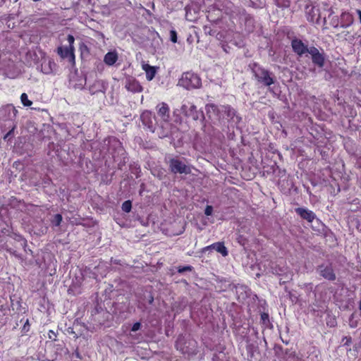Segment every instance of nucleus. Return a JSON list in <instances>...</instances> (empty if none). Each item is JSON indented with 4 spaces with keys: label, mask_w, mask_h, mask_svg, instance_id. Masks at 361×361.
<instances>
[{
    "label": "nucleus",
    "mask_w": 361,
    "mask_h": 361,
    "mask_svg": "<svg viewBox=\"0 0 361 361\" xmlns=\"http://www.w3.org/2000/svg\"><path fill=\"white\" fill-rule=\"evenodd\" d=\"M153 301H154V298L152 295H150L149 299V303L152 304L153 302Z\"/></svg>",
    "instance_id": "c03bdc74"
},
{
    "label": "nucleus",
    "mask_w": 361,
    "mask_h": 361,
    "mask_svg": "<svg viewBox=\"0 0 361 361\" xmlns=\"http://www.w3.org/2000/svg\"><path fill=\"white\" fill-rule=\"evenodd\" d=\"M247 348L248 353L250 354L251 357H252L254 356L255 346L254 345V344H250L247 345Z\"/></svg>",
    "instance_id": "72a5a7b5"
},
{
    "label": "nucleus",
    "mask_w": 361,
    "mask_h": 361,
    "mask_svg": "<svg viewBox=\"0 0 361 361\" xmlns=\"http://www.w3.org/2000/svg\"><path fill=\"white\" fill-rule=\"evenodd\" d=\"M192 269H193V267L190 265L183 266V267L180 266L177 268L178 272L180 274H183L185 271H191Z\"/></svg>",
    "instance_id": "cd10ccee"
},
{
    "label": "nucleus",
    "mask_w": 361,
    "mask_h": 361,
    "mask_svg": "<svg viewBox=\"0 0 361 361\" xmlns=\"http://www.w3.org/2000/svg\"><path fill=\"white\" fill-rule=\"evenodd\" d=\"M57 53L62 59L69 58L71 61H74L75 59L74 49L71 47H59L57 49Z\"/></svg>",
    "instance_id": "2eb2a0df"
},
{
    "label": "nucleus",
    "mask_w": 361,
    "mask_h": 361,
    "mask_svg": "<svg viewBox=\"0 0 361 361\" xmlns=\"http://www.w3.org/2000/svg\"><path fill=\"white\" fill-rule=\"evenodd\" d=\"M295 352H292L290 353L289 355V357H295Z\"/></svg>",
    "instance_id": "49530a36"
},
{
    "label": "nucleus",
    "mask_w": 361,
    "mask_h": 361,
    "mask_svg": "<svg viewBox=\"0 0 361 361\" xmlns=\"http://www.w3.org/2000/svg\"><path fill=\"white\" fill-rule=\"evenodd\" d=\"M206 113L210 119L220 118L221 114L226 116L227 119L235 123H238L240 118L236 115V111L230 106H221L219 107L214 104H208L205 106Z\"/></svg>",
    "instance_id": "f257e3e1"
},
{
    "label": "nucleus",
    "mask_w": 361,
    "mask_h": 361,
    "mask_svg": "<svg viewBox=\"0 0 361 361\" xmlns=\"http://www.w3.org/2000/svg\"><path fill=\"white\" fill-rule=\"evenodd\" d=\"M132 208V202L130 200L125 201L121 206V209L125 212H130Z\"/></svg>",
    "instance_id": "393cba45"
},
{
    "label": "nucleus",
    "mask_w": 361,
    "mask_h": 361,
    "mask_svg": "<svg viewBox=\"0 0 361 361\" xmlns=\"http://www.w3.org/2000/svg\"><path fill=\"white\" fill-rule=\"evenodd\" d=\"M276 5L279 7H288L289 6V1H286L283 4H280L278 0H276Z\"/></svg>",
    "instance_id": "a19ab883"
},
{
    "label": "nucleus",
    "mask_w": 361,
    "mask_h": 361,
    "mask_svg": "<svg viewBox=\"0 0 361 361\" xmlns=\"http://www.w3.org/2000/svg\"><path fill=\"white\" fill-rule=\"evenodd\" d=\"M73 355L79 360L82 359V356L78 349L75 350V352L73 353Z\"/></svg>",
    "instance_id": "ea45409f"
},
{
    "label": "nucleus",
    "mask_w": 361,
    "mask_h": 361,
    "mask_svg": "<svg viewBox=\"0 0 361 361\" xmlns=\"http://www.w3.org/2000/svg\"><path fill=\"white\" fill-rule=\"evenodd\" d=\"M330 25L335 28L340 27V20L338 16H332L330 19Z\"/></svg>",
    "instance_id": "a878e982"
},
{
    "label": "nucleus",
    "mask_w": 361,
    "mask_h": 361,
    "mask_svg": "<svg viewBox=\"0 0 361 361\" xmlns=\"http://www.w3.org/2000/svg\"><path fill=\"white\" fill-rule=\"evenodd\" d=\"M89 90L91 94H94L99 92H104L106 87L103 81L97 80L90 87Z\"/></svg>",
    "instance_id": "aec40b11"
},
{
    "label": "nucleus",
    "mask_w": 361,
    "mask_h": 361,
    "mask_svg": "<svg viewBox=\"0 0 361 361\" xmlns=\"http://www.w3.org/2000/svg\"><path fill=\"white\" fill-rule=\"evenodd\" d=\"M357 14H358V16H359L360 22V23H361V11H360V10H357Z\"/></svg>",
    "instance_id": "a18cd8bd"
},
{
    "label": "nucleus",
    "mask_w": 361,
    "mask_h": 361,
    "mask_svg": "<svg viewBox=\"0 0 361 361\" xmlns=\"http://www.w3.org/2000/svg\"><path fill=\"white\" fill-rule=\"evenodd\" d=\"M157 114L161 116L164 122H168L169 120V107L167 104L161 102L159 104L157 107Z\"/></svg>",
    "instance_id": "4468645a"
},
{
    "label": "nucleus",
    "mask_w": 361,
    "mask_h": 361,
    "mask_svg": "<svg viewBox=\"0 0 361 361\" xmlns=\"http://www.w3.org/2000/svg\"><path fill=\"white\" fill-rule=\"evenodd\" d=\"M180 111L185 116L192 118L194 121H202L204 118L203 112L197 111L196 106L190 102L183 104Z\"/></svg>",
    "instance_id": "423d86ee"
},
{
    "label": "nucleus",
    "mask_w": 361,
    "mask_h": 361,
    "mask_svg": "<svg viewBox=\"0 0 361 361\" xmlns=\"http://www.w3.org/2000/svg\"><path fill=\"white\" fill-rule=\"evenodd\" d=\"M316 272L321 277L329 281H334L336 279V275L331 262H326L318 265Z\"/></svg>",
    "instance_id": "0eeeda50"
},
{
    "label": "nucleus",
    "mask_w": 361,
    "mask_h": 361,
    "mask_svg": "<svg viewBox=\"0 0 361 361\" xmlns=\"http://www.w3.org/2000/svg\"><path fill=\"white\" fill-rule=\"evenodd\" d=\"M16 125H13V126L12 127L11 130H10L7 134L5 135V137L4 138H6L9 136H11L13 133V131H14V129L16 128Z\"/></svg>",
    "instance_id": "79ce46f5"
},
{
    "label": "nucleus",
    "mask_w": 361,
    "mask_h": 361,
    "mask_svg": "<svg viewBox=\"0 0 361 361\" xmlns=\"http://www.w3.org/2000/svg\"><path fill=\"white\" fill-rule=\"evenodd\" d=\"M142 69L145 71L147 80L151 81L157 73V68L149 64H143Z\"/></svg>",
    "instance_id": "4be33fe9"
},
{
    "label": "nucleus",
    "mask_w": 361,
    "mask_h": 361,
    "mask_svg": "<svg viewBox=\"0 0 361 361\" xmlns=\"http://www.w3.org/2000/svg\"><path fill=\"white\" fill-rule=\"evenodd\" d=\"M6 309H7V308H6V307H5L4 305H1V309H0V310H1V311H2V312H3V311L6 310Z\"/></svg>",
    "instance_id": "de8ad7c7"
},
{
    "label": "nucleus",
    "mask_w": 361,
    "mask_h": 361,
    "mask_svg": "<svg viewBox=\"0 0 361 361\" xmlns=\"http://www.w3.org/2000/svg\"><path fill=\"white\" fill-rule=\"evenodd\" d=\"M6 250L7 252H8L11 254L13 255L15 257L21 259V256L19 254H18L16 251L13 250L11 247H8L6 245Z\"/></svg>",
    "instance_id": "473e14b6"
},
{
    "label": "nucleus",
    "mask_w": 361,
    "mask_h": 361,
    "mask_svg": "<svg viewBox=\"0 0 361 361\" xmlns=\"http://www.w3.org/2000/svg\"><path fill=\"white\" fill-rule=\"evenodd\" d=\"M140 326H141V324L140 322H136L133 325L131 330L133 331H137V330H139L140 329Z\"/></svg>",
    "instance_id": "4c0bfd02"
},
{
    "label": "nucleus",
    "mask_w": 361,
    "mask_h": 361,
    "mask_svg": "<svg viewBox=\"0 0 361 361\" xmlns=\"http://www.w3.org/2000/svg\"><path fill=\"white\" fill-rule=\"evenodd\" d=\"M305 10L308 21L314 22L315 19L317 20H318V17L319 16L318 8H316L314 6H307Z\"/></svg>",
    "instance_id": "6ab92c4d"
},
{
    "label": "nucleus",
    "mask_w": 361,
    "mask_h": 361,
    "mask_svg": "<svg viewBox=\"0 0 361 361\" xmlns=\"http://www.w3.org/2000/svg\"><path fill=\"white\" fill-rule=\"evenodd\" d=\"M197 342L190 336H180L176 342L177 350L183 354H195L197 351Z\"/></svg>",
    "instance_id": "20e7f679"
},
{
    "label": "nucleus",
    "mask_w": 361,
    "mask_h": 361,
    "mask_svg": "<svg viewBox=\"0 0 361 361\" xmlns=\"http://www.w3.org/2000/svg\"><path fill=\"white\" fill-rule=\"evenodd\" d=\"M291 47L293 51L300 57L306 53H310V48L301 39H293L291 41Z\"/></svg>",
    "instance_id": "9d476101"
},
{
    "label": "nucleus",
    "mask_w": 361,
    "mask_h": 361,
    "mask_svg": "<svg viewBox=\"0 0 361 361\" xmlns=\"http://www.w3.org/2000/svg\"><path fill=\"white\" fill-rule=\"evenodd\" d=\"M203 29L206 35H214L215 34V32L209 26L204 25Z\"/></svg>",
    "instance_id": "7c9ffc66"
},
{
    "label": "nucleus",
    "mask_w": 361,
    "mask_h": 361,
    "mask_svg": "<svg viewBox=\"0 0 361 361\" xmlns=\"http://www.w3.org/2000/svg\"><path fill=\"white\" fill-rule=\"evenodd\" d=\"M126 87L128 91L132 92H140L142 91V87L140 85V82L135 79H129L126 84Z\"/></svg>",
    "instance_id": "f3484780"
},
{
    "label": "nucleus",
    "mask_w": 361,
    "mask_h": 361,
    "mask_svg": "<svg viewBox=\"0 0 361 361\" xmlns=\"http://www.w3.org/2000/svg\"><path fill=\"white\" fill-rule=\"evenodd\" d=\"M211 249L215 250L216 252L221 253L224 257L227 256L228 254V250L225 247L224 243L221 242L213 243L212 245L204 248V250Z\"/></svg>",
    "instance_id": "dca6fc26"
},
{
    "label": "nucleus",
    "mask_w": 361,
    "mask_h": 361,
    "mask_svg": "<svg viewBox=\"0 0 361 361\" xmlns=\"http://www.w3.org/2000/svg\"><path fill=\"white\" fill-rule=\"evenodd\" d=\"M67 40L68 42L69 46L71 49H74L73 44L75 41V38L72 35H68L67 37Z\"/></svg>",
    "instance_id": "c756f323"
},
{
    "label": "nucleus",
    "mask_w": 361,
    "mask_h": 361,
    "mask_svg": "<svg viewBox=\"0 0 361 361\" xmlns=\"http://www.w3.org/2000/svg\"><path fill=\"white\" fill-rule=\"evenodd\" d=\"M204 131L212 139L222 142L224 139V135L222 132L216 128L211 126H204Z\"/></svg>",
    "instance_id": "ddd939ff"
},
{
    "label": "nucleus",
    "mask_w": 361,
    "mask_h": 361,
    "mask_svg": "<svg viewBox=\"0 0 361 361\" xmlns=\"http://www.w3.org/2000/svg\"><path fill=\"white\" fill-rule=\"evenodd\" d=\"M170 39L172 42L176 43L177 42V32L174 30H171L170 31Z\"/></svg>",
    "instance_id": "c85d7f7f"
},
{
    "label": "nucleus",
    "mask_w": 361,
    "mask_h": 361,
    "mask_svg": "<svg viewBox=\"0 0 361 361\" xmlns=\"http://www.w3.org/2000/svg\"><path fill=\"white\" fill-rule=\"evenodd\" d=\"M327 75H328L325 76L326 80H328L329 78H330L331 77V75L329 73H328Z\"/></svg>",
    "instance_id": "09e8293b"
},
{
    "label": "nucleus",
    "mask_w": 361,
    "mask_h": 361,
    "mask_svg": "<svg viewBox=\"0 0 361 361\" xmlns=\"http://www.w3.org/2000/svg\"><path fill=\"white\" fill-rule=\"evenodd\" d=\"M213 212V207L212 206H210V205H207L204 209V214L205 215L207 216H210L212 215Z\"/></svg>",
    "instance_id": "f704fd0d"
},
{
    "label": "nucleus",
    "mask_w": 361,
    "mask_h": 361,
    "mask_svg": "<svg viewBox=\"0 0 361 361\" xmlns=\"http://www.w3.org/2000/svg\"><path fill=\"white\" fill-rule=\"evenodd\" d=\"M178 85L186 90L200 88L202 85L200 78L192 72H186L182 74L178 80Z\"/></svg>",
    "instance_id": "39448f33"
},
{
    "label": "nucleus",
    "mask_w": 361,
    "mask_h": 361,
    "mask_svg": "<svg viewBox=\"0 0 361 361\" xmlns=\"http://www.w3.org/2000/svg\"><path fill=\"white\" fill-rule=\"evenodd\" d=\"M249 67L259 83L265 87H270L275 83L276 77L272 72L261 67L257 63H250Z\"/></svg>",
    "instance_id": "f03ea898"
},
{
    "label": "nucleus",
    "mask_w": 361,
    "mask_h": 361,
    "mask_svg": "<svg viewBox=\"0 0 361 361\" xmlns=\"http://www.w3.org/2000/svg\"><path fill=\"white\" fill-rule=\"evenodd\" d=\"M296 214L299 215L302 219L312 223L314 219L318 221L316 214L311 210L303 207H298L295 209Z\"/></svg>",
    "instance_id": "f8f14e48"
},
{
    "label": "nucleus",
    "mask_w": 361,
    "mask_h": 361,
    "mask_svg": "<svg viewBox=\"0 0 361 361\" xmlns=\"http://www.w3.org/2000/svg\"><path fill=\"white\" fill-rule=\"evenodd\" d=\"M165 163L169 166V170L171 173L177 174H190L191 173L190 167L178 156L165 157Z\"/></svg>",
    "instance_id": "7ed1b4c3"
},
{
    "label": "nucleus",
    "mask_w": 361,
    "mask_h": 361,
    "mask_svg": "<svg viewBox=\"0 0 361 361\" xmlns=\"http://www.w3.org/2000/svg\"><path fill=\"white\" fill-rule=\"evenodd\" d=\"M62 219V216L60 214H57L54 215L51 222L54 226H59L61 224Z\"/></svg>",
    "instance_id": "bb28decb"
},
{
    "label": "nucleus",
    "mask_w": 361,
    "mask_h": 361,
    "mask_svg": "<svg viewBox=\"0 0 361 361\" xmlns=\"http://www.w3.org/2000/svg\"><path fill=\"white\" fill-rule=\"evenodd\" d=\"M312 63L319 68H323L325 63L324 54L319 52L315 47H310V53Z\"/></svg>",
    "instance_id": "1a4fd4ad"
},
{
    "label": "nucleus",
    "mask_w": 361,
    "mask_h": 361,
    "mask_svg": "<svg viewBox=\"0 0 361 361\" xmlns=\"http://www.w3.org/2000/svg\"><path fill=\"white\" fill-rule=\"evenodd\" d=\"M48 336L50 339H52L54 341L56 340V334L54 331L50 330L48 333Z\"/></svg>",
    "instance_id": "e433bc0d"
},
{
    "label": "nucleus",
    "mask_w": 361,
    "mask_h": 361,
    "mask_svg": "<svg viewBox=\"0 0 361 361\" xmlns=\"http://www.w3.org/2000/svg\"><path fill=\"white\" fill-rule=\"evenodd\" d=\"M111 263H114L116 264H121L120 260H118V259H114L113 258H111Z\"/></svg>",
    "instance_id": "37998d69"
},
{
    "label": "nucleus",
    "mask_w": 361,
    "mask_h": 361,
    "mask_svg": "<svg viewBox=\"0 0 361 361\" xmlns=\"http://www.w3.org/2000/svg\"><path fill=\"white\" fill-rule=\"evenodd\" d=\"M6 0H0V6H1L4 3Z\"/></svg>",
    "instance_id": "8fccbe9b"
},
{
    "label": "nucleus",
    "mask_w": 361,
    "mask_h": 361,
    "mask_svg": "<svg viewBox=\"0 0 361 361\" xmlns=\"http://www.w3.org/2000/svg\"><path fill=\"white\" fill-rule=\"evenodd\" d=\"M20 100L22 104L25 106H30L32 104V102L28 99V97L26 93H23L20 96Z\"/></svg>",
    "instance_id": "b1692460"
},
{
    "label": "nucleus",
    "mask_w": 361,
    "mask_h": 361,
    "mask_svg": "<svg viewBox=\"0 0 361 361\" xmlns=\"http://www.w3.org/2000/svg\"><path fill=\"white\" fill-rule=\"evenodd\" d=\"M140 119L144 126H147L152 132H154L155 117L149 111H145L140 116Z\"/></svg>",
    "instance_id": "9b49d317"
},
{
    "label": "nucleus",
    "mask_w": 361,
    "mask_h": 361,
    "mask_svg": "<svg viewBox=\"0 0 361 361\" xmlns=\"http://www.w3.org/2000/svg\"><path fill=\"white\" fill-rule=\"evenodd\" d=\"M14 239L19 245V246L22 247L24 249L25 252H30V254H32V252L30 249L27 250V240L24 238H23L20 235H17Z\"/></svg>",
    "instance_id": "5701e85b"
},
{
    "label": "nucleus",
    "mask_w": 361,
    "mask_h": 361,
    "mask_svg": "<svg viewBox=\"0 0 361 361\" xmlns=\"http://www.w3.org/2000/svg\"><path fill=\"white\" fill-rule=\"evenodd\" d=\"M118 54L116 51L106 53L104 58V63L108 66H113L118 60Z\"/></svg>",
    "instance_id": "412c9836"
},
{
    "label": "nucleus",
    "mask_w": 361,
    "mask_h": 361,
    "mask_svg": "<svg viewBox=\"0 0 361 361\" xmlns=\"http://www.w3.org/2000/svg\"><path fill=\"white\" fill-rule=\"evenodd\" d=\"M261 319L262 320L264 324H265L267 322H269V314L265 312L262 313Z\"/></svg>",
    "instance_id": "c9c22d12"
},
{
    "label": "nucleus",
    "mask_w": 361,
    "mask_h": 361,
    "mask_svg": "<svg viewBox=\"0 0 361 361\" xmlns=\"http://www.w3.org/2000/svg\"><path fill=\"white\" fill-rule=\"evenodd\" d=\"M275 274H278V275H281V272H279L278 271L276 270V271L274 272Z\"/></svg>",
    "instance_id": "3c124183"
},
{
    "label": "nucleus",
    "mask_w": 361,
    "mask_h": 361,
    "mask_svg": "<svg viewBox=\"0 0 361 361\" xmlns=\"http://www.w3.org/2000/svg\"><path fill=\"white\" fill-rule=\"evenodd\" d=\"M339 20L340 27L343 28L349 27L353 23V18L349 13H342L339 18Z\"/></svg>",
    "instance_id": "a211bd4d"
},
{
    "label": "nucleus",
    "mask_w": 361,
    "mask_h": 361,
    "mask_svg": "<svg viewBox=\"0 0 361 361\" xmlns=\"http://www.w3.org/2000/svg\"><path fill=\"white\" fill-rule=\"evenodd\" d=\"M29 326H30V324H29V322H28V319L26 320L25 323L23 325V332H27L29 330Z\"/></svg>",
    "instance_id": "58836bf2"
},
{
    "label": "nucleus",
    "mask_w": 361,
    "mask_h": 361,
    "mask_svg": "<svg viewBox=\"0 0 361 361\" xmlns=\"http://www.w3.org/2000/svg\"><path fill=\"white\" fill-rule=\"evenodd\" d=\"M18 110L11 104H8L0 109V118L4 121H13Z\"/></svg>",
    "instance_id": "6e6552de"
},
{
    "label": "nucleus",
    "mask_w": 361,
    "mask_h": 361,
    "mask_svg": "<svg viewBox=\"0 0 361 361\" xmlns=\"http://www.w3.org/2000/svg\"><path fill=\"white\" fill-rule=\"evenodd\" d=\"M293 274H286L285 276V279L283 280L282 279H279V283L280 284H284L286 281L292 279Z\"/></svg>",
    "instance_id": "2f4dec72"
}]
</instances>
